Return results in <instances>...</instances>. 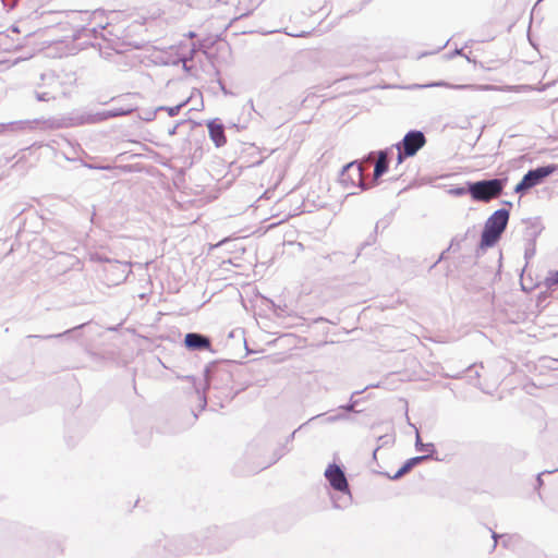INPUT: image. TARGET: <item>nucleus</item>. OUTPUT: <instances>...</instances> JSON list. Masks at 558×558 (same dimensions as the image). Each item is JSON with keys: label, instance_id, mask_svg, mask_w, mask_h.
<instances>
[{"label": "nucleus", "instance_id": "1", "mask_svg": "<svg viewBox=\"0 0 558 558\" xmlns=\"http://www.w3.org/2000/svg\"><path fill=\"white\" fill-rule=\"evenodd\" d=\"M509 220V211L496 210L486 221L481 236V247H492L500 239Z\"/></svg>", "mask_w": 558, "mask_h": 558}, {"label": "nucleus", "instance_id": "7", "mask_svg": "<svg viewBox=\"0 0 558 558\" xmlns=\"http://www.w3.org/2000/svg\"><path fill=\"white\" fill-rule=\"evenodd\" d=\"M209 136L211 141L215 143L217 147H221L227 143V137L225 135V128L221 123H217L216 121H210L207 124Z\"/></svg>", "mask_w": 558, "mask_h": 558}, {"label": "nucleus", "instance_id": "6", "mask_svg": "<svg viewBox=\"0 0 558 558\" xmlns=\"http://www.w3.org/2000/svg\"><path fill=\"white\" fill-rule=\"evenodd\" d=\"M342 181L349 185H363V167L361 163L351 162L345 166L342 172Z\"/></svg>", "mask_w": 558, "mask_h": 558}, {"label": "nucleus", "instance_id": "3", "mask_svg": "<svg viewBox=\"0 0 558 558\" xmlns=\"http://www.w3.org/2000/svg\"><path fill=\"white\" fill-rule=\"evenodd\" d=\"M426 143L424 134L420 131H411L405 134L402 141V147H398V163H401L403 156H414Z\"/></svg>", "mask_w": 558, "mask_h": 558}, {"label": "nucleus", "instance_id": "10", "mask_svg": "<svg viewBox=\"0 0 558 558\" xmlns=\"http://www.w3.org/2000/svg\"><path fill=\"white\" fill-rule=\"evenodd\" d=\"M425 457H415L407 461V463L396 473L393 478H398L409 472L415 464L421 462Z\"/></svg>", "mask_w": 558, "mask_h": 558}, {"label": "nucleus", "instance_id": "11", "mask_svg": "<svg viewBox=\"0 0 558 558\" xmlns=\"http://www.w3.org/2000/svg\"><path fill=\"white\" fill-rule=\"evenodd\" d=\"M189 100H190V98H186L185 100H183L182 102H180L177 106L162 107L161 110H165L170 117H174L180 112L181 108L184 107L189 102Z\"/></svg>", "mask_w": 558, "mask_h": 558}, {"label": "nucleus", "instance_id": "9", "mask_svg": "<svg viewBox=\"0 0 558 558\" xmlns=\"http://www.w3.org/2000/svg\"><path fill=\"white\" fill-rule=\"evenodd\" d=\"M388 169L387 154L384 151L379 153L378 159L375 165L374 177L378 178L385 173Z\"/></svg>", "mask_w": 558, "mask_h": 558}, {"label": "nucleus", "instance_id": "12", "mask_svg": "<svg viewBox=\"0 0 558 558\" xmlns=\"http://www.w3.org/2000/svg\"><path fill=\"white\" fill-rule=\"evenodd\" d=\"M416 448L417 450H424V444L421 441L420 436L416 438Z\"/></svg>", "mask_w": 558, "mask_h": 558}, {"label": "nucleus", "instance_id": "8", "mask_svg": "<svg viewBox=\"0 0 558 558\" xmlns=\"http://www.w3.org/2000/svg\"><path fill=\"white\" fill-rule=\"evenodd\" d=\"M184 343L190 349H207L210 345L209 340L198 333H187Z\"/></svg>", "mask_w": 558, "mask_h": 558}, {"label": "nucleus", "instance_id": "4", "mask_svg": "<svg viewBox=\"0 0 558 558\" xmlns=\"http://www.w3.org/2000/svg\"><path fill=\"white\" fill-rule=\"evenodd\" d=\"M556 170V166L541 167L530 170L522 180L515 185V193H523L535 185L539 184L546 177L550 175Z\"/></svg>", "mask_w": 558, "mask_h": 558}, {"label": "nucleus", "instance_id": "2", "mask_svg": "<svg viewBox=\"0 0 558 558\" xmlns=\"http://www.w3.org/2000/svg\"><path fill=\"white\" fill-rule=\"evenodd\" d=\"M504 189V183L499 179L484 180L469 185V193L474 201L489 202L497 198Z\"/></svg>", "mask_w": 558, "mask_h": 558}, {"label": "nucleus", "instance_id": "5", "mask_svg": "<svg viewBox=\"0 0 558 558\" xmlns=\"http://www.w3.org/2000/svg\"><path fill=\"white\" fill-rule=\"evenodd\" d=\"M325 476L333 489L342 493L349 492V484L345 475L337 464H330L325 471Z\"/></svg>", "mask_w": 558, "mask_h": 558}]
</instances>
